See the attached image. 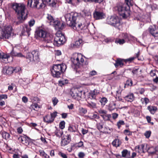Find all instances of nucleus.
I'll use <instances>...</instances> for the list:
<instances>
[{
  "label": "nucleus",
  "instance_id": "obj_1",
  "mask_svg": "<svg viewBox=\"0 0 158 158\" xmlns=\"http://www.w3.org/2000/svg\"><path fill=\"white\" fill-rule=\"evenodd\" d=\"M65 18L67 25L75 30H81L85 27L84 19L83 18L79 19L78 14L76 12L67 13L65 15Z\"/></svg>",
  "mask_w": 158,
  "mask_h": 158
},
{
  "label": "nucleus",
  "instance_id": "obj_2",
  "mask_svg": "<svg viewBox=\"0 0 158 158\" xmlns=\"http://www.w3.org/2000/svg\"><path fill=\"white\" fill-rule=\"evenodd\" d=\"M12 7L17 15V20L15 23L18 24L23 22L27 18V14L25 11L26 6L23 3H14Z\"/></svg>",
  "mask_w": 158,
  "mask_h": 158
},
{
  "label": "nucleus",
  "instance_id": "obj_3",
  "mask_svg": "<svg viewBox=\"0 0 158 158\" xmlns=\"http://www.w3.org/2000/svg\"><path fill=\"white\" fill-rule=\"evenodd\" d=\"M35 35L37 37L42 38L43 40L47 44V46L50 48L53 47L54 39L52 34L42 29H39L35 31Z\"/></svg>",
  "mask_w": 158,
  "mask_h": 158
},
{
  "label": "nucleus",
  "instance_id": "obj_4",
  "mask_svg": "<svg viewBox=\"0 0 158 158\" xmlns=\"http://www.w3.org/2000/svg\"><path fill=\"white\" fill-rule=\"evenodd\" d=\"M115 9L123 18H126L130 15L129 7L125 4L119 3L117 4L115 7Z\"/></svg>",
  "mask_w": 158,
  "mask_h": 158
},
{
  "label": "nucleus",
  "instance_id": "obj_5",
  "mask_svg": "<svg viewBox=\"0 0 158 158\" xmlns=\"http://www.w3.org/2000/svg\"><path fill=\"white\" fill-rule=\"evenodd\" d=\"M66 68V65L64 64L53 65L51 70L52 76L56 78L60 77L62 73L65 71Z\"/></svg>",
  "mask_w": 158,
  "mask_h": 158
},
{
  "label": "nucleus",
  "instance_id": "obj_6",
  "mask_svg": "<svg viewBox=\"0 0 158 158\" xmlns=\"http://www.w3.org/2000/svg\"><path fill=\"white\" fill-rule=\"evenodd\" d=\"M12 30L11 26L8 25L5 27L4 30L1 33L0 36V40L3 39L5 40L6 39H8L10 37Z\"/></svg>",
  "mask_w": 158,
  "mask_h": 158
},
{
  "label": "nucleus",
  "instance_id": "obj_7",
  "mask_svg": "<svg viewBox=\"0 0 158 158\" xmlns=\"http://www.w3.org/2000/svg\"><path fill=\"white\" fill-rule=\"evenodd\" d=\"M106 23L116 27H118L120 25L118 18L115 16H109L106 19Z\"/></svg>",
  "mask_w": 158,
  "mask_h": 158
},
{
  "label": "nucleus",
  "instance_id": "obj_8",
  "mask_svg": "<svg viewBox=\"0 0 158 158\" xmlns=\"http://www.w3.org/2000/svg\"><path fill=\"white\" fill-rule=\"evenodd\" d=\"M73 64L76 66L81 67L83 65L84 60L82 58V55L81 54H78L72 60Z\"/></svg>",
  "mask_w": 158,
  "mask_h": 158
},
{
  "label": "nucleus",
  "instance_id": "obj_9",
  "mask_svg": "<svg viewBox=\"0 0 158 158\" xmlns=\"http://www.w3.org/2000/svg\"><path fill=\"white\" fill-rule=\"evenodd\" d=\"M59 35V36H58L57 34H56V36L54 39V45L59 46L66 41V40L64 35L61 34Z\"/></svg>",
  "mask_w": 158,
  "mask_h": 158
},
{
  "label": "nucleus",
  "instance_id": "obj_10",
  "mask_svg": "<svg viewBox=\"0 0 158 158\" xmlns=\"http://www.w3.org/2000/svg\"><path fill=\"white\" fill-rule=\"evenodd\" d=\"M150 33L156 39H158V27L155 25L151 26L148 28Z\"/></svg>",
  "mask_w": 158,
  "mask_h": 158
},
{
  "label": "nucleus",
  "instance_id": "obj_11",
  "mask_svg": "<svg viewBox=\"0 0 158 158\" xmlns=\"http://www.w3.org/2000/svg\"><path fill=\"white\" fill-rule=\"evenodd\" d=\"M55 28L57 30H61L63 29L64 24L63 22H60L58 20H55L53 22L52 24Z\"/></svg>",
  "mask_w": 158,
  "mask_h": 158
},
{
  "label": "nucleus",
  "instance_id": "obj_12",
  "mask_svg": "<svg viewBox=\"0 0 158 158\" xmlns=\"http://www.w3.org/2000/svg\"><path fill=\"white\" fill-rule=\"evenodd\" d=\"M18 140L26 146L28 145L30 142V139L25 135L21 136L18 139Z\"/></svg>",
  "mask_w": 158,
  "mask_h": 158
},
{
  "label": "nucleus",
  "instance_id": "obj_13",
  "mask_svg": "<svg viewBox=\"0 0 158 158\" xmlns=\"http://www.w3.org/2000/svg\"><path fill=\"white\" fill-rule=\"evenodd\" d=\"M71 141V135H65V138L64 139L62 138L61 142V144L62 146H65L69 144Z\"/></svg>",
  "mask_w": 158,
  "mask_h": 158
},
{
  "label": "nucleus",
  "instance_id": "obj_14",
  "mask_svg": "<svg viewBox=\"0 0 158 158\" xmlns=\"http://www.w3.org/2000/svg\"><path fill=\"white\" fill-rule=\"evenodd\" d=\"M93 15L96 19H102L105 16V14L103 12L96 10L94 12Z\"/></svg>",
  "mask_w": 158,
  "mask_h": 158
},
{
  "label": "nucleus",
  "instance_id": "obj_15",
  "mask_svg": "<svg viewBox=\"0 0 158 158\" xmlns=\"http://www.w3.org/2000/svg\"><path fill=\"white\" fill-rule=\"evenodd\" d=\"M39 0H28L27 5L31 8H37Z\"/></svg>",
  "mask_w": 158,
  "mask_h": 158
},
{
  "label": "nucleus",
  "instance_id": "obj_16",
  "mask_svg": "<svg viewBox=\"0 0 158 158\" xmlns=\"http://www.w3.org/2000/svg\"><path fill=\"white\" fill-rule=\"evenodd\" d=\"M10 57L8 54H5L3 52L0 53V61L2 62L6 63L8 62V59Z\"/></svg>",
  "mask_w": 158,
  "mask_h": 158
},
{
  "label": "nucleus",
  "instance_id": "obj_17",
  "mask_svg": "<svg viewBox=\"0 0 158 158\" xmlns=\"http://www.w3.org/2000/svg\"><path fill=\"white\" fill-rule=\"evenodd\" d=\"M16 48H13L10 52V54L11 56L19 57H25L20 52H18Z\"/></svg>",
  "mask_w": 158,
  "mask_h": 158
},
{
  "label": "nucleus",
  "instance_id": "obj_18",
  "mask_svg": "<svg viewBox=\"0 0 158 158\" xmlns=\"http://www.w3.org/2000/svg\"><path fill=\"white\" fill-rule=\"evenodd\" d=\"M124 62H125V60L118 58L116 60L115 63L114 64V65L116 68L119 66L122 67L124 64Z\"/></svg>",
  "mask_w": 158,
  "mask_h": 158
},
{
  "label": "nucleus",
  "instance_id": "obj_19",
  "mask_svg": "<svg viewBox=\"0 0 158 158\" xmlns=\"http://www.w3.org/2000/svg\"><path fill=\"white\" fill-rule=\"evenodd\" d=\"M14 69L12 67H5L3 68L2 71L4 73L10 74L12 73Z\"/></svg>",
  "mask_w": 158,
  "mask_h": 158
},
{
  "label": "nucleus",
  "instance_id": "obj_20",
  "mask_svg": "<svg viewBox=\"0 0 158 158\" xmlns=\"http://www.w3.org/2000/svg\"><path fill=\"white\" fill-rule=\"evenodd\" d=\"M83 41L81 39H79L78 40H77L72 44V46L74 48H78L80 47L82 45Z\"/></svg>",
  "mask_w": 158,
  "mask_h": 158
},
{
  "label": "nucleus",
  "instance_id": "obj_21",
  "mask_svg": "<svg viewBox=\"0 0 158 158\" xmlns=\"http://www.w3.org/2000/svg\"><path fill=\"white\" fill-rule=\"evenodd\" d=\"M44 121L48 123H51L53 122L54 120L53 119H52L50 115H47L45 116L44 117Z\"/></svg>",
  "mask_w": 158,
  "mask_h": 158
},
{
  "label": "nucleus",
  "instance_id": "obj_22",
  "mask_svg": "<svg viewBox=\"0 0 158 158\" xmlns=\"http://www.w3.org/2000/svg\"><path fill=\"white\" fill-rule=\"evenodd\" d=\"M144 145L143 144H141L140 145H138L135 147V148L136 150V151L139 153H144V150L143 148Z\"/></svg>",
  "mask_w": 158,
  "mask_h": 158
},
{
  "label": "nucleus",
  "instance_id": "obj_23",
  "mask_svg": "<svg viewBox=\"0 0 158 158\" xmlns=\"http://www.w3.org/2000/svg\"><path fill=\"white\" fill-rule=\"evenodd\" d=\"M34 61H38L39 60V54L38 51H33L32 52Z\"/></svg>",
  "mask_w": 158,
  "mask_h": 158
},
{
  "label": "nucleus",
  "instance_id": "obj_24",
  "mask_svg": "<svg viewBox=\"0 0 158 158\" xmlns=\"http://www.w3.org/2000/svg\"><path fill=\"white\" fill-rule=\"evenodd\" d=\"M124 98L125 100L127 101L131 102L133 101L134 96L133 94H131L125 97Z\"/></svg>",
  "mask_w": 158,
  "mask_h": 158
},
{
  "label": "nucleus",
  "instance_id": "obj_25",
  "mask_svg": "<svg viewBox=\"0 0 158 158\" xmlns=\"http://www.w3.org/2000/svg\"><path fill=\"white\" fill-rule=\"evenodd\" d=\"M145 16L143 15H142L141 14H138L136 17H135V19L138 20H139L142 22L144 23L146 22L145 19Z\"/></svg>",
  "mask_w": 158,
  "mask_h": 158
},
{
  "label": "nucleus",
  "instance_id": "obj_26",
  "mask_svg": "<svg viewBox=\"0 0 158 158\" xmlns=\"http://www.w3.org/2000/svg\"><path fill=\"white\" fill-rule=\"evenodd\" d=\"M98 93L97 90L94 89V90L91 91L89 93V98L90 99H95L96 95H97Z\"/></svg>",
  "mask_w": 158,
  "mask_h": 158
},
{
  "label": "nucleus",
  "instance_id": "obj_27",
  "mask_svg": "<svg viewBox=\"0 0 158 158\" xmlns=\"http://www.w3.org/2000/svg\"><path fill=\"white\" fill-rule=\"evenodd\" d=\"M121 144V141L119 139H114L112 143L113 145L116 147H119Z\"/></svg>",
  "mask_w": 158,
  "mask_h": 158
},
{
  "label": "nucleus",
  "instance_id": "obj_28",
  "mask_svg": "<svg viewBox=\"0 0 158 158\" xmlns=\"http://www.w3.org/2000/svg\"><path fill=\"white\" fill-rule=\"evenodd\" d=\"M122 156L123 157H126L128 158L130 155V152L128 151L127 150H124L122 152Z\"/></svg>",
  "mask_w": 158,
  "mask_h": 158
},
{
  "label": "nucleus",
  "instance_id": "obj_29",
  "mask_svg": "<svg viewBox=\"0 0 158 158\" xmlns=\"http://www.w3.org/2000/svg\"><path fill=\"white\" fill-rule=\"evenodd\" d=\"M148 109L149 110L151 113L154 114L156 111L157 108L154 106H149L148 107Z\"/></svg>",
  "mask_w": 158,
  "mask_h": 158
},
{
  "label": "nucleus",
  "instance_id": "obj_30",
  "mask_svg": "<svg viewBox=\"0 0 158 158\" xmlns=\"http://www.w3.org/2000/svg\"><path fill=\"white\" fill-rule=\"evenodd\" d=\"M102 117L105 121H109L111 117V115L110 114H107V113H106L104 115H102Z\"/></svg>",
  "mask_w": 158,
  "mask_h": 158
},
{
  "label": "nucleus",
  "instance_id": "obj_31",
  "mask_svg": "<svg viewBox=\"0 0 158 158\" xmlns=\"http://www.w3.org/2000/svg\"><path fill=\"white\" fill-rule=\"evenodd\" d=\"M68 130L70 132H74L77 131V129L75 126L70 125L69 127Z\"/></svg>",
  "mask_w": 158,
  "mask_h": 158
},
{
  "label": "nucleus",
  "instance_id": "obj_32",
  "mask_svg": "<svg viewBox=\"0 0 158 158\" xmlns=\"http://www.w3.org/2000/svg\"><path fill=\"white\" fill-rule=\"evenodd\" d=\"M63 134V131L61 130L56 129L55 132V134L56 136L60 137Z\"/></svg>",
  "mask_w": 158,
  "mask_h": 158
},
{
  "label": "nucleus",
  "instance_id": "obj_33",
  "mask_svg": "<svg viewBox=\"0 0 158 158\" xmlns=\"http://www.w3.org/2000/svg\"><path fill=\"white\" fill-rule=\"evenodd\" d=\"M2 138L6 139H8L10 136V135L5 131L2 132Z\"/></svg>",
  "mask_w": 158,
  "mask_h": 158
},
{
  "label": "nucleus",
  "instance_id": "obj_34",
  "mask_svg": "<svg viewBox=\"0 0 158 158\" xmlns=\"http://www.w3.org/2000/svg\"><path fill=\"white\" fill-rule=\"evenodd\" d=\"M87 106L91 108H94L96 107V104L95 103L92 102H88Z\"/></svg>",
  "mask_w": 158,
  "mask_h": 158
},
{
  "label": "nucleus",
  "instance_id": "obj_35",
  "mask_svg": "<svg viewBox=\"0 0 158 158\" xmlns=\"http://www.w3.org/2000/svg\"><path fill=\"white\" fill-rule=\"evenodd\" d=\"M39 152L40 153V155L43 157L47 158L49 157V156L43 150H39Z\"/></svg>",
  "mask_w": 158,
  "mask_h": 158
},
{
  "label": "nucleus",
  "instance_id": "obj_36",
  "mask_svg": "<svg viewBox=\"0 0 158 158\" xmlns=\"http://www.w3.org/2000/svg\"><path fill=\"white\" fill-rule=\"evenodd\" d=\"M32 52L28 53L26 56V58L28 59L30 61H34V59L32 56Z\"/></svg>",
  "mask_w": 158,
  "mask_h": 158
},
{
  "label": "nucleus",
  "instance_id": "obj_37",
  "mask_svg": "<svg viewBox=\"0 0 158 158\" xmlns=\"http://www.w3.org/2000/svg\"><path fill=\"white\" fill-rule=\"evenodd\" d=\"M132 85L133 81L131 79H128L126 81L124 87H126V86H131Z\"/></svg>",
  "mask_w": 158,
  "mask_h": 158
},
{
  "label": "nucleus",
  "instance_id": "obj_38",
  "mask_svg": "<svg viewBox=\"0 0 158 158\" xmlns=\"http://www.w3.org/2000/svg\"><path fill=\"white\" fill-rule=\"evenodd\" d=\"M125 42L124 39H117L115 41V43L116 44H123Z\"/></svg>",
  "mask_w": 158,
  "mask_h": 158
},
{
  "label": "nucleus",
  "instance_id": "obj_39",
  "mask_svg": "<svg viewBox=\"0 0 158 158\" xmlns=\"http://www.w3.org/2000/svg\"><path fill=\"white\" fill-rule=\"evenodd\" d=\"M150 149H153L154 151H150V153L151 154H155L156 152H158V147H156L155 148L151 147L150 148Z\"/></svg>",
  "mask_w": 158,
  "mask_h": 158
},
{
  "label": "nucleus",
  "instance_id": "obj_40",
  "mask_svg": "<svg viewBox=\"0 0 158 158\" xmlns=\"http://www.w3.org/2000/svg\"><path fill=\"white\" fill-rule=\"evenodd\" d=\"M47 2L49 3L50 6L55 7L56 6V2L55 0H47Z\"/></svg>",
  "mask_w": 158,
  "mask_h": 158
},
{
  "label": "nucleus",
  "instance_id": "obj_41",
  "mask_svg": "<svg viewBox=\"0 0 158 158\" xmlns=\"http://www.w3.org/2000/svg\"><path fill=\"white\" fill-rule=\"evenodd\" d=\"M116 105L115 103H110L109 107V110L112 111L114 110L116 108Z\"/></svg>",
  "mask_w": 158,
  "mask_h": 158
},
{
  "label": "nucleus",
  "instance_id": "obj_42",
  "mask_svg": "<svg viewBox=\"0 0 158 158\" xmlns=\"http://www.w3.org/2000/svg\"><path fill=\"white\" fill-rule=\"evenodd\" d=\"M79 112L81 114H85L87 112L86 109L82 107H80L79 108Z\"/></svg>",
  "mask_w": 158,
  "mask_h": 158
},
{
  "label": "nucleus",
  "instance_id": "obj_43",
  "mask_svg": "<svg viewBox=\"0 0 158 158\" xmlns=\"http://www.w3.org/2000/svg\"><path fill=\"white\" fill-rule=\"evenodd\" d=\"M107 100L106 98L103 97L100 100V102L101 104L103 105H104L107 103Z\"/></svg>",
  "mask_w": 158,
  "mask_h": 158
},
{
  "label": "nucleus",
  "instance_id": "obj_44",
  "mask_svg": "<svg viewBox=\"0 0 158 158\" xmlns=\"http://www.w3.org/2000/svg\"><path fill=\"white\" fill-rule=\"evenodd\" d=\"M47 18L49 20L50 24H52L53 22L55 20L54 19L53 17L51 15H48Z\"/></svg>",
  "mask_w": 158,
  "mask_h": 158
},
{
  "label": "nucleus",
  "instance_id": "obj_45",
  "mask_svg": "<svg viewBox=\"0 0 158 158\" xmlns=\"http://www.w3.org/2000/svg\"><path fill=\"white\" fill-rule=\"evenodd\" d=\"M125 3L127 6H128L129 7L130 6H132L133 4L132 0H125Z\"/></svg>",
  "mask_w": 158,
  "mask_h": 158
},
{
  "label": "nucleus",
  "instance_id": "obj_46",
  "mask_svg": "<svg viewBox=\"0 0 158 158\" xmlns=\"http://www.w3.org/2000/svg\"><path fill=\"white\" fill-rule=\"evenodd\" d=\"M31 106L32 108L35 110H37L38 109V108H40V107L38 106V104L36 103H34Z\"/></svg>",
  "mask_w": 158,
  "mask_h": 158
},
{
  "label": "nucleus",
  "instance_id": "obj_47",
  "mask_svg": "<svg viewBox=\"0 0 158 158\" xmlns=\"http://www.w3.org/2000/svg\"><path fill=\"white\" fill-rule=\"evenodd\" d=\"M141 101L143 104L145 103L146 105L148 104L149 102L148 99L146 98H142L141 99Z\"/></svg>",
  "mask_w": 158,
  "mask_h": 158
},
{
  "label": "nucleus",
  "instance_id": "obj_48",
  "mask_svg": "<svg viewBox=\"0 0 158 158\" xmlns=\"http://www.w3.org/2000/svg\"><path fill=\"white\" fill-rule=\"evenodd\" d=\"M65 122L64 121H61L59 123V126L60 128L61 129H63L65 127Z\"/></svg>",
  "mask_w": 158,
  "mask_h": 158
},
{
  "label": "nucleus",
  "instance_id": "obj_49",
  "mask_svg": "<svg viewBox=\"0 0 158 158\" xmlns=\"http://www.w3.org/2000/svg\"><path fill=\"white\" fill-rule=\"evenodd\" d=\"M124 124V121L123 120H119L118 122L117 123V124L118 128H119L122 125H123Z\"/></svg>",
  "mask_w": 158,
  "mask_h": 158
},
{
  "label": "nucleus",
  "instance_id": "obj_50",
  "mask_svg": "<svg viewBox=\"0 0 158 158\" xmlns=\"http://www.w3.org/2000/svg\"><path fill=\"white\" fill-rule=\"evenodd\" d=\"M98 113L100 114V116L102 117V115H104L106 114V113H107V111L106 110H102V109H100L98 111Z\"/></svg>",
  "mask_w": 158,
  "mask_h": 158
},
{
  "label": "nucleus",
  "instance_id": "obj_51",
  "mask_svg": "<svg viewBox=\"0 0 158 158\" xmlns=\"http://www.w3.org/2000/svg\"><path fill=\"white\" fill-rule=\"evenodd\" d=\"M35 20L33 19H31L29 22L28 24L30 27L33 26L35 23Z\"/></svg>",
  "mask_w": 158,
  "mask_h": 158
},
{
  "label": "nucleus",
  "instance_id": "obj_52",
  "mask_svg": "<svg viewBox=\"0 0 158 158\" xmlns=\"http://www.w3.org/2000/svg\"><path fill=\"white\" fill-rule=\"evenodd\" d=\"M24 29L25 31H26L27 33H28L31 30L30 27L27 25L25 26L24 28Z\"/></svg>",
  "mask_w": 158,
  "mask_h": 158
},
{
  "label": "nucleus",
  "instance_id": "obj_53",
  "mask_svg": "<svg viewBox=\"0 0 158 158\" xmlns=\"http://www.w3.org/2000/svg\"><path fill=\"white\" fill-rule=\"evenodd\" d=\"M103 0H85V1L94 2L95 3H100L102 2Z\"/></svg>",
  "mask_w": 158,
  "mask_h": 158
},
{
  "label": "nucleus",
  "instance_id": "obj_54",
  "mask_svg": "<svg viewBox=\"0 0 158 158\" xmlns=\"http://www.w3.org/2000/svg\"><path fill=\"white\" fill-rule=\"evenodd\" d=\"M151 132L150 131H146L144 133V135L147 138H149L151 135Z\"/></svg>",
  "mask_w": 158,
  "mask_h": 158
},
{
  "label": "nucleus",
  "instance_id": "obj_55",
  "mask_svg": "<svg viewBox=\"0 0 158 158\" xmlns=\"http://www.w3.org/2000/svg\"><path fill=\"white\" fill-rule=\"evenodd\" d=\"M52 101L54 106H55L58 103V100L56 98H53L52 99Z\"/></svg>",
  "mask_w": 158,
  "mask_h": 158
},
{
  "label": "nucleus",
  "instance_id": "obj_56",
  "mask_svg": "<svg viewBox=\"0 0 158 158\" xmlns=\"http://www.w3.org/2000/svg\"><path fill=\"white\" fill-rule=\"evenodd\" d=\"M50 115L52 118L53 119V120L54 121L55 118L57 116V112H55L52 113H51Z\"/></svg>",
  "mask_w": 158,
  "mask_h": 158
},
{
  "label": "nucleus",
  "instance_id": "obj_57",
  "mask_svg": "<svg viewBox=\"0 0 158 158\" xmlns=\"http://www.w3.org/2000/svg\"><path fill=\"white\" fill-rule=\"evenodd\" d=\"M97 74V72L95 70H93L90 72L89 75V76L90 77L96 75Z\"/></svg>",
  "mask_w": 158,
  "mask_h": 158
},
{
  "label": "nucleus",
  "instance_id": "obj_58",
  "mask_svg": "<svg viewBox=\"0 0 158 158\" xmlns=\"http://www.w3.org/2000/svg\"><path fill=\"white\" fill-rule=\"evenodd\" d=\"M97 128L100 130L102 129L103 128V125L100 123H98L97 124Z\"/></svg>",
  "mask_w": 158,
  "mask_h": 158
},
{
  "label": "nucleus",
  "instance_id": "obj_59",
  "mask_svg": "<svg viewBox=\"0 0 158 158\" xmlns=\"http://www.w3.org/2000/svg\"><path fill=\"white\" fill-rule=\"evenodd\" d=\"M58 154L59 156H61V157H62L63 158H67V157L66 156V155L64 154L63 153H62V152H59L58 153Z\"/></svg>",
  "mask_w": 158,
  "mask_h": 158
},
{
  "label": "nucleus",
  "instance_id": "obj_60",
  "mask_svg": "<svg viewBox=\"0 0 158 158\" xmlns=\"http://www.w3.org/2000/svg\"><path fill=\"white\" fill-rule=\"evenodd\" d=\"M7 98V95L6 94L0 95V100H2V99H6Z\"/></svg>",
  "mask_w": 158,
  "mask_h": 158
},
{
  "label": "nucleus",
  "instance_id": "obj_61",
  "mask_svg": "<svg viewBox=\"0 0 158 158\" xmlns=\"http://www.w3.org/2000/svg\"><path fill=\"white\" fill-rule=\"evenodd\" d=\"M91 119L93 118H99V117L96 114H94L92 116H90Z\"/></svg>",
  "mask_w": 158,
  "mask_h": 158
},
{
  "label": "nucleus",
  "instance_id": "obj_62",
  "mask_svg": "<svg viewBox=\"0 0 158 158\" xmlns=\"http://www.w3.org/2000/svg\"><path fill=\"white\" fill-rule=\"evenodd\" d=\"M122 91V89H120V87H119V88L118 89V90L116 91V95H121Z\"/></svg>",
  "mask_w": 158,
  "mask_h": 158
},
{
  "label": "nucleus",
  "instance_id": "obj_63",
  "mask_svg": "<svg viewBox=\"0 0 158 158\" xmlns=\"http://www.w3.org/2000/svg\"><path fill=\"white\" fill-rule=\"evenodd\" d=\"M156 71L155 70H151L150 73L151 76L152 77H154L156 76Z\"/></svg>",
  "mask_w": 158,
  "mask_h": 158
},
{
  "label": "nucleus",
  "instance_id": "obj_64",
  "mask_svg": "<svg viewBox=\"0 0 158 158\" xmlns=\"http://www.w3.org/2000/svg\"><path fill=\"white\" fill-rule=\"evenodd\" d=\"M112 118L114 119H116L118 117V114L115 113H112Z\"/></svg>",
  "mask_w": 158,
  "mask_h": 158
}]
</instances>
